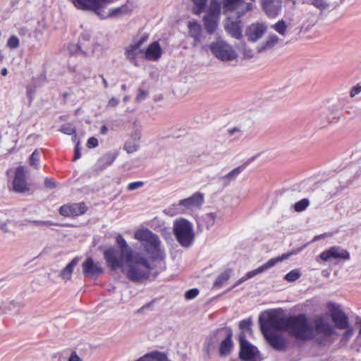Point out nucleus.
<instances>
[{
    "label": "nucleus",
    "instance_id": "f257e3e1",
    "mask_svg": "<svg viewBox=\"0 0 361 361\" xmlns=\"http://www.w3.org/2000/svg\"><path fill=\"white\" fill-rule=\"evenodd\" d=\"M116 243L118 249L110 247L104 252L108 267L112 270L122 268L133 282L147 279L152 269L148 258L142 253L133 251L121 234L116 236Z\"/></svg>",
    "mask_w": 361,
    "mask_h": 361
},
{
    "label": "nucleus",
    "instance_id": "f03ea898",
    "mask_svg": "<svg viewBox=\"0 0 361 361\" xmlns=\"http://www.w3.org/2000/svg\"><path fill=\"white\" fill-rule=\"evenodd\" d=\"M134 238L140 243L141 246L153 260H163L166 254L161 246L159 236L147 228L139 229L134 233Z\"/></svg>",
    "mask_w": 361,
    "mask_h": 361
},
{
    "label": "nucleus",
    "instance_id": "7ed1b4c3",
    "mask_svg": "<svg viewBox=\"0 0 361 361\" xmlns=\"http://www.w3.org/2000/svg\"><path fill=\"white\" fill-rule=\"evenodd\" d=\"M284 330L298 339L306 340L313 334V329L305 314L286 317Z\"/></svg>",
    "mask_w": 361,
    "mask_h": 361
},
{
    "label": "nucleus",
    "instance_id": "20e7f679",
    "mask_svg": "<svg viewBox=\"0 0 361 361\" xmlns=\"http://www.w3.org/2000/svg\"><path fill=\"white\" fill-rule=\"evenodd\" d=\"M74 5L81 10H90L94 11L102 18L108 17H117L128 13L129 9L126 4L122 5L118 8H114L109 10L106 16L101 13V9L106 5L113 3L115 0H72Z\"/></svg>",
    "mask_w": 361,
    "mask_h": 361
},
{
    "label": "nucleus",
    "instance_id": "39448f33",
    "mask_svg": "<svg viewBox=\"0 0 361 361\" xmlns=\"http://www.w3.org/2000/svg\"><path fill=\"white\" fill-rule=\"evenodd\" d=\"M173 233L180 245L185 247L192 245L195 238L192 225L185 219L176 221L173 225Z\"/></svg>",
    "mask_w": 361,
    "mask_h": 361
},
{
    "label": "nucleus",
    "instance_id": "423d86ee",
    "mask_svg": "<svg viewBox=\"0 0 361 361\" xmlns=\"http://www.w3.org/2000/svg\"><path fill=\"white\" fill-rule=\"evenodd\" d=\"M286 317H280L274 311H266L259 317L262 334H268L271 329L284 330Z\"/></svg>",
    "mask_w": 361,
    "mask_h": 361
},
{
    "label": "nucleus",
    "instance_id": "0eeeda50",
    "mask_svg": "<svg viewBox=\"0 0 361 361\" xmlns=\"http://www.w3.org/2000/svg\"><path fill=\"white\" fill-rule=\"evenodd\" d=\"M209 47L212 53L223 61H232L238 56L233 47L222 39L212 42Z\"/></svg>",
    "mask_w": 361,
    "mask_h": 361
},
{
    "label": "nucleus",
    "instance_id": "6e6552de",
    "mask_svg": "<svg viewBox=\"0 0 361 361\" xmlns=\"http://www.w3.org/2000/svg\"><path fill=\"white\" fill-rule=\"evenodd\" d=\"M314 324L315 334L318 336L317 341L320 345L328 341L329 338L336 334L334 326L329 324L326 319L322 317L316 318Z\"/></svg>",
    "mask_w": 361,
    "mask_h": 361
},
{
    "label": "nucleus",
    "instance_id": "1a4fd4ad",
    "mask_svg": "<svg viewBox=\"0 0 361 361\" xmlns=\"http://www.w3.org/2000/svg\"><path fill=\"white\" fill-rule=\"evenodd\" d=\"M290 253H286L283 254L281 256L276 257L274 258L270 259L268 262H267L265 264H262V266L259 267L258 268L248 271L246 275L242 278H240L238 281H237L231 288H229L226 292L230 291L231 289L237 287L242 283H243L245 281H246L248 279H250L253 276H255L257 274H261L269 269L273 267L274 265H276L278 262H282L284 259H286L288 258V257L290 255Z\"/></svg>",
    "mask_w": 361,
    "mask_h": 361
},
{
    "label": "nucleus",
    "instance_id": "9d476101",
    "mask_svg": "<svg viewBox=\"0 0 361 361\" xmlns=\"http://www.w3.org/2000/svg\"><path fill=\"white\" fill-rule=\"evenodd\" d=\"M238 340L240 343V359L243 361H256L259 354L257 348L246 339L244 334H239Z\"/></svg>",
    "mask_w": 361,
    "mask_h": 361
},
{
    "label": "nucleus",
    "instance_id": "9b49d317",
    "mask_svg": "<svg viewBox=\"0 0 361 361\" xmlns=\"http://www.w3.org/2000/svg\"><path fill=\"white\" fill-rule=\"evenodd\" d=\"M319 258L324 262H339L350 259V253L340 246H333L323 251Z\"/></svg>",
    "mask_w": 361,
    "mask_h": 361
},
{
    "label": "nucleus",
    "instance_id": "f8f14e48",
    "mask_svg": "<svg viewBox=\"0 0 361 361\" xmlns=\"http://www.w3.org/2000/svg\"><path fill=\"white\" fill-rule=\"evenodd\" d=\"M330 317L335 326L338 329L348 328L349 319L339 305L331 304L329 307Z\"/></svg>",
    "mask_w": 361,
    "mask_h": 361
},
{
    "label": "nucleus",
    "instance_id": "ddd939ff",
    "mask_svg": "<svg viewBox=\"0 0 361 361\" xmlns=\"http://www.w3.org/2000/svg\"><path fill=\"white\" fill-rule=\"evenodd\" d=\"M13 189L16 192H25L30 189V184L27 181L26 171L23 166H19L16 170Z\"/></svg>",
    "mask_w": 361,
    "mask_h": 361
},
{
    "label": "nucleus",
    "instance_id": "4468645a",
    "mask_svg": "<svg viewBox=\"0 0 361 361\" xmlns=\"http://www.w3.org/2000/svg\"><path fill=\"white\" fill-rule=\"evenodd\" d=\"M83 274L91 278H97L104 272V269L99 262H95L92 258L87 257L82 264Z\"/></svg>",
    "mask_w": 361,
    "mask_h": 361
},
{
    "label": "nucleus",
    "instance_id": "2eb2a0df",
    "mask_svg": "<svg viewBox=\"0 0 361 361\" xmlns=\"http://www.w3.org/2000/svg\"><path fill=\"white\" fill-rule=\"evenodd\" d=\"M87 211V207L84 202L71 203L61 206L59 214L63 216L70 217L83 214Z\"/></svg>",
    "mask_w": 361,
    "mask_h": 361
},
{
    "label": "nucleus",
    "instance_id": "dca6fc26",
    "mask_svg": "<svg viewBox=\"0 0 361 361\" xmlns=\"http://www.w3.org/2000/svg\"><path fill=\"white\" fill-rule=\"evenodd\" d=\"M226 333V338L221 342L219 347V354L221 356H226L231 353L233 348L232 336L233 331L231 328H225L216 331V334Z\"/></svg>",
    "mask_w": 361,
    "mask_h": 361
},
{
    "label": "nucleus",
    "instance_id": "f3484780",
    "mask_svg": "<svg viewBox=\"0 0 361 361\" xmlns=\"http://www.w3.org/2000/svg\"><path fill=\"white\" fill-rule=\"evenodd\" d=\"M260 3L263 11L269 18H275L281 12V0H260Z\"/></svg>",
    "mask_w": 361,
    "mask_h": 361
},
{
    "label": "nucleus",
    "instance_id": "a211bd4d",
    "mask_svg": "<svg viewBox=\"0 0 361 361\" xmlns=\"http://www.w3.org/2000/svg\"><path fill=\"white\" fill-rule=\"evenodd\" d=\"M241 20L240 18L233 20L231 17H228L224 22L225 30L233 37L240 39L243 36L241 30Z\"/></svg>",
    "mask_w": 361,
    "mask_h": 361
},
{
    "label": "nucleus",
    "instance_id": "6ab92c4d",
    "mask_svg": "<svg viewBox=\"0 0 361 361\" xmlns=\"http://www.w3.org/2000/svg\"><path fill=\"white\" fill-rule=\"evenodd\" d=\"M204 202V195L201 192H195L192 196L180 200L178 206L184 207L187 209L193 210L199 208Z\"/></svg>",
    "mask_w": 361,
    "mask_h": 361
},
{
    "label": "nucleus",
    "instance_id": "aec40b11",
    "mask_svg": "<svg viewBox=\"0 0 361 361\" xmlns=\"http://www.w3.org/2000/svg\"><path fill=\"white\" fill-rule=\"evenodd\" d=\"M267 31V26L262 23L250 25L246 30L249 41L255 42L260 39Z\"/></svg>",
    "mask_w": 361,
    "mask_h": 361
},
{
    "label": "nucleus",
    "instance_id": "412c9836",
    "mask_svg": "<svg viewBox=\"0 0 361 361\" xmlns=\"http://www.w3.org/2000/svg\"><path fill=\"white\" fill-rule=\"evenodd\" d=\"M264 338L269 344L275 350H283L286 348V341L284 338L279 334H264Z\"/></svg>",
    "mask_w": 361,
    "mask_h": 361
},
{
    "label": "nucleus",
    "instance_id": "4be33fe9",
    "mask_svg": "<svg viewBox=\"0 0 361 361\" xmlns=\"http://www.w3.org/2000/svg\"><path fill=\"white\" fill-rule=\"evenodd\" d=\"M117 152H109L102 156L95 164V170L103 171L112 164L118 157Z\"/></svg>",
    "mask_w": 361,
    "mask_h": 361
},
{
    "label": "nucleus",
    "instance_id": "5701e85b",
    "mask_svg": "<svg viewBox=\"0 0 361 361\" xmlns=\"http://www.w3.org/2000/svg\"><path fill=\"white\" fill-rule=\"evenodd\" d=\"M141 138V132L139 130H135L130 137L126 142L123 149L127 153H133L139 149V142Z\"/></svg>",
    "mask_w": 361,
    "mask_h": 361
},
{
    "label": "nucleus",
    "instance_id": "b1692460",
    "mask_svg": "<svg viewBox=\"0 0 361 361\" xmlns=\"http://www.w3.org/2000/svg\"><path fill=\"white\" fill-rule=\"evenodd\" d=\"M162 54V49L158 42L150 44L144 53V57L149 61L158 60Z\"/></svg>",
    "mask_w": 361,
    "mask_h": 361
},
{
    "label": "nucleus",
    "instance_id": "393cba45",
    "mask_svg": "<svg viewBox=\"0 0 361 361\" xmlns=\"http://www.w3.org/2000/svg\"><path fill=\"white\" fill-rule=\"evenodd\" d=\"M189 35L193 38V46L196 47L201 41L202 27L200 23L196 21H189L188 23Z\"/></svg>",
    "mask_w": 361,
    "mask_h": 361
},
{
    "label": "nucleus",
    "instance_id": "a878e982",
    "mask_svg": "<svg viewBox=\"0 0 361 361\" xmlns=\"http://www.w3.org/2000/svg\"><path fill=\"white\" fill-rule=\"evenodd\" d=\"M219 18L214 14H207L203 18L204 28L209 34H213L218 25Z\"/></svg>",
    "mask_w": 361,
    "mask_h": 361
},
{
    "label": "nucleus",
    "instance_id": "bb28decb",
    "mask_svg": "<svg viewBox=\"0 0 361 361\" xmlns=\"http://www.w3.org/2000/svg\"><path fill=\"white\" fill-rule=\"evenodd\" d=\"M142 42H135L126 48V55L130 61H134L140 54H143L141 49Z\"/></svg>",
    "mask_w": 361,
    "mask_h": 361
},
{
    "label": "nucleus",
    "instance_id": "cd10ccee",
    "mask_svg": "<svg viewBox=\"0 0 361 361\" xmlns=\"http://www.w3.org/2000/svg\"><path fill=\"white\" fill-rule=\"evenodd\" d=\"M135 361H169V360L164 353L154 350L145 354Z\"/></svg>",
    "mask_w": 361,
    "mask_h": 361
},
{
    "label": "nucleus",
    "instance_id": "c85d7f7f",
    "mask_svg": "<svg viewBox=\"0 0 361 361\" xmlns=\"http://www.w3.org/2000/svg\"><path fill=\"white\" fill-rule=\"evenodd\" d=\"M79 261L78 257L73 258L61 271L60 276L65 281L71 278L73 269Z\"/></svg>",
    "mask_w": 361,
    "mask_h": 361
},
{
    "label": "nucleus",
    "instance_id": "c756f323",
    "mask_svg": "<svg viewBox=\"0 0 361 361\" xmlns=\"http://www.w3.org/2000/svg\"><path fill=\"white\" fill-rule=\"evenodd\" d=\"M232 274V270L231 269H228L219 274L213 283L214 288H221L231 278Z\"/></svg>",
    "mask_w": 361,
    "mask_h": 361
},
{
    "label": "nucleus",
    "instance_id": "7c9ffc66",
    "mask_svg": "<svg viewBox=\"0 0 361 361\" xmlns=\"http://www.w3.org/2000/svg\"><path fill=\"white\" fill-rule=\"evenodd\" d=\"M279 40V39L276 35H270L264 43L257 47L258 52H263L271 49L278 43Z\"/></svg>",
    "mask_w": 361,
    "mask_h": 361
},
{
    "label": "nucleus",
    "instance_id": "2f4dec72",
    "mask_svg": "<svg viewBox=\"0 0 361 361\" xmlns=\"http://www.w3.org/2000/svg\"><path fill=\"white\" fill-rule=\"evenodd\" d=\"M68 51L71 54H78L79 52L82 55H87V54L91 51H94V49L92 47H85L84 48L80 43L79 44H71L68 47Z\"/></svg>",
    "mask_w": 361,
    "mask_h": 361
},
{
    "label": "nucleus",
    "instance_id": "473e14b6",
    "mask_svg": "<svg viewBox=\"0 0 361 361\" xmlns=\"http://www.w3.org/2000/svg\"><path fill=\"white\" fill-rule=\"evenodd\" d=\"M239 6L236 7L234 11H236L237 18H240L248 11H250L253 9L252 3H247L243 0L240 2Z\"/></svg>",
    "mask_w": 361,
    "mask_h": 361
},
{
    "label": "nucleus",
    "instance_id": "72a5a7b5",
    "mask_svg": "<svg viewBox=\"0 0 361 361\" xmlns=\"http://www.w3.org/2000/svg\"><path fill=\"white\" fill-rule=\"evenodd\" d=\"M245 167V165H241L233 169L231 171L224 176L221 179L225 181L226 185L228 184L230 181L235 179V178L244 170Z\"/></svg>",
    "mask_w": 361,
    "mask_h": 361
},
{
    "label": "nucleus",
    "instance_id": "f704fd0d",
    "mask_svg": "<svg viewBox=\"0 0 361 361\" xmlns=\"http://www.w3.org/2000/svg\"><path fill=\"white\" fill-rule=\"evenodd\" d=\"M215 336V334L210 336L206 339L204 343V351L207 355H209L210 352L215 348V345L217 342V339Z\"/></svg>",
    "mask_w": 361,
    "mask_h": 361
},
{
    "label": "nucleus",
    "instance_id": "c9c22d12",
    "mask_svg": "<svg viewBox=\"0 0 361 361\" xmlns=\"http://www.w3.org/2000/svg\"><path fill=\"white\" fill-rule=\"evenodd\" d=\"M243 0H223L224 12L233 11Z\"/></svg>",
    "mask_w": 361,
    "mask_h": 361
},
{
    "label": "nucleus",
    "instance_id": "e433bc0d",
    "mask_svg": "<svg viewBox=\"0 0 361 361\" xmlns=\"http://www.w3.org/2000/svg\"><path fill=\"white\" fill-rule=\"evenodd\" d=\"M59 131L66 134L73 135L72 140L73 141L75 140L77 135H76V129L75 128L71 123H66L61 126L59 128Z\"/></svg>",
    "mask_w": 361,
    "mask_h": 361
},
{
    "label": "nucleus",
    "instance_id": "4c0bfd02",
    "mask_svg": "<svg viewBox=\"0 0 361 361\" xmlns=\"http://www.w3.org/2000/svg\"><path fill=\"white\" fill-rule=\"evenodd\" d=\"M251 325L252 319L250 318L242 320L239 324V328L241 331L240 334H244L245 335V333H251Z\"/></svg>",
    "mask_w": 361,
    "mask_h": 361
},
{
    "label": "nucleus",
    "instance_id": "58836bf2",
    "mask_svg": "<svg viewBox=\"0 0 361 361\" xmlns=\"http://www.w3.org/2000/svg\"><path fill=\"white\" fill-rule=\"evenodd\" d=\"M272 27L279 34L281 35H286L287 32V25L283 20H279L276 23H275Z\"/></svg>",
    "mask_w": 361,
    "mask_h": 361
},
{
    "label": "nucleus",
    "instance_id": "ea45409f",
    "mask_svg": "<svg viewBox=\"0 0 361 361\" xmlns=\"http://www.w3.org/2000/svg\"><path fill=\"white\" fill-rule=\"evenodd\" d=\"M194 4L195 7L193 8V13L195 14L199 15L202 11L204 9L207 0H191Z\"/></svg>",
    "mask_w": 361,
    "mask_h": 361
},
{
    "label": "nucleus",
    "instance_id": "a19ab883",
    "mask_svg": "<svg viewBox=\"0 0 361 361\" xmlns=\"http://www.w3.org/2000/svg\"><path fill=\"white\" fill-rule=\"evenodd\" d=\"M29 164L35 169H38L39 166V153L35 150L30 157Z\"/></svg>",
    "mask_w": 361,
    "mask_h": 361
},
{
    "label": "nucleus",
    "instance_id": "79ce46f5",
    "mask_svg": "<svg viewBox=\"0 0 361 361\" xmlns=\"http://www.w3.org/2000/svg\"><path fill=\"white\" fill-rule=\"evenodd\" d=\"M310 201L304 198L298 202H297L294 205V209L296 212H300L304 211L309 205Z\"/></svg>",
    "mask_w": 361,
    "mask_h": 361
},
{
    "label": "nucleus",
    "instance_id": "37998d69",
    "mask_svg": "<svg viewBox=\"0 0 361 361\" xmlns=\"http://www.w3.org/2000/svg\"><path fill=\"white\" fill-rule=\"evenodd\" d=\"M312 5L319 10H324L329 7L328 3L326 0H307Z\"/></svg>",
    "mask_w": 361,
    "mask_h": 361
},
{
    "label": "nucleus",
    "instance_id": "c03bdc74",
    "mask_svg": "<svg viewBox=\"0 0 361 361\" xmlns=\"http://www.w3.org/2000/svg\"><path fill=\"white\" fill-rule=\"evenodd\" d=\"M300 276V273L299 271V270L298 269H293L292 271H290L289 273H288L284 279L288 281H290V282H293V281H295L296 280H298Z\"/></svg>",
    "mask_w": 361,
    "mask_h": 361
},
{
    "label": "nucleus",
    "instance_id": "a18cd8bd",
    "mask_svg": "<svg viewBox=\"0 0 361 361\" xmlns=\"http://www.w3.org/2000/svg\"><path fill=\"white\" fill-rule=\"evenodd\" d=\"M345 329H346V331L343 334L341 341L348 342L353 335L354 330L353 328L350 326V324H348V328H345Z\"/></svg>",
    "mask_w": 361,
    "mask_h": 361
},
{
    "label": "nucleus",
    "instance_id": "49530a36",
    "mask_svg": "<svg viewBox=\"0 0 361 361\" xmlns=\"http://www.w3.org/2000/svg\"><path fill=\"white\" fill-rule=\"evenodd\" d=\"M220 13V5L217 1H214L211 4L209 12L207 14H214L216 18H219Z\"/></svg>",
    "mask_w": 361,
    "mask_h": 361
},
{
    "label": "nucleus",
    "instance_id": "de8ad7c7",
    "mask_svg": "<svg viewBox=\"0 0 361 361\" xmlns=\"http://www.w3.org/2000/svg\"><path fill=\"white\" fill-rule=\"evenodd\" d=\"M7 46L10 49H16L19 46V39L16 35L11 36L7 41Z\"/></svg>",
    "mask_w": 361,
    "mask_h": 361
},
{
    "label": "nucleus",
    "instance_id": "09e8293b",
    "mask_svg": "<svg viewBox=\"0 0 361 361\" xmlns=\"http://www.w3.org/2000/svg\"><path fill=\"white\" fill-rule=\"evenodd\" d=\"M199 290L197 288H192L188 290L185 293V297L187 300H192L197 296Z\"/></svg>",
    "mask_w": 361,
    "mask_h": 361
},
{
    "label": "nucleus",
    "instance_id": "8fccbe9b",
    "mask_svg": "<svg viewBox=\"0 0 361 361\" xmlns=\"http://www.w3.org/2000/svg\"><path fill=\"white\" fill-rule=\"evenodd\" d=\"M90 35L88 33H83L79 41V43L85 48V47H92L90 44V43H87L90 40Z\"/></svg>",
    "mask_w": 361,
    "mask_h": 361
},
{
    "label": "nucleus",
    "instance_id": "3c124183",
    "mask_svg": "<svg viewBox=\"0 0 361 361\" xmlns=\"http://www.w3.org/2000/svg\"><path fill=\"white\" fill-rule=\"evenodd\" d=\"M148 97V91L140 88L136 96V101L140 102L145 100Z\"/></svg>",
    "mask_w": 361,
    "mask_h": 361
},
{
    "label": "nucleus",
    "instance_id": "603ef678",
    "mask_svg": "<svg viewBox=\"0 0 361 361\" xmlns=\"http://www.w3.org/2000/svg\"><path fill=\"white\" fill-rule=\"evenodd\" d=\"M143 185L144 182L142 181L133 182L128 185L127 189L128 190L133 191L142 187Z\"/></svg>",
    "mask_w": 361,
    "mask_h": 361
},
{
    "label": "nucleus",
    "instance_id": "864d4df0",
    "mask_svg": "<svg viewBox=\"0 0 361 361\" xmlns=\"http://www.w3.org/2000/svg\"><path fill=\"white\" fill-rule=\"evenodd\" d=\"M361 92V85L357 84L355 86L353 87L350 91V97H354L356 95L359 94Z\"/></svg>",
    "mask_w": 361,
    "mask_h": 361
},
{
    "label": "nucleus",
    "instance_id": "5fc2aeb1",
    "mask_svg": "<svg viewBox=\"0 0 361 361\" xmlns=\"http://www.w3.org/2000/svg\"><path fill=\"white\" fill-rule=\"evenodd\" d=\"M98 145V140L97 138L92 137L88 139L87 142V147L88 148H94Z\"/></svg>",
    "mask_w": 361,
    "mask_h": 361
},
{
    "label": "nucleus",
    "instance_id": "6e6d98bb",
    "mask_svg": "<svg viewBox=\"0 0 361 361\" xmlns=\"http://www.w3.org/2000/svg\"><path fill=\"white\" fill-rule=\"evenodd\" d=\"M79 144H80V142L78 141L76 143V145L75 147V154H74V157H73V160L74 161H76L77 159H80V157H81V153H80V151Z\"/></svg>",
    "mask_w": 361,
    "mask_h": 361
},
{
    "label": "nucleus",
    "instance_id": "4d7b16f0",
    "mask_svg": "<svg viewBox=\"0 0 361 361\" xmlns=\"http://www.w3.org/2000/svg\"><path fill=\"white\" fill-rule=\"evenodd\" d=\"M44 185L49 188H53L56 186V183L52 178H46L44 180Z\"/></svg>",
    "mask_w": 361,
    "mask_h": 361
},
{
    "label": "nucleus",
    "instance_id": "13d9d810",
    "mask_svg": "<svg viewBox=\"0 0 361 361\" xmlns=\"http://www.w3.org/2000/svg\"><path fill=\"white\" fill-rule=\"evenodd\" d=\"M118 103L119 99L113 97L109 99L107 106L111 107H115L118 104Z\"/></svg>",
    "mask_w": 361,
    "mask_h": 361
},
{
    "label": "nucleus",
    "instance_id": "bf43d9fd",
    "mask_svg": "<svg viewBox=\"0 0 361 361\" xmlns=\"http://www.w3.org/2000/svg\"><path fill=\"white\" fill-rule=\"evenodd\" d=\"M68 361H81V359L77 355L75 352H73Z\"/></svg>",
    "mask_w": 361,
    "mask_h": 361
},
{
    "label": "nucleus",
    "instance_id": "052dcab7",
    "mask_svg": "<svg viewBox=\"0 0 361 361\" xmlns=\"http://www.w3.org/2000/svg\"><path fill=\"white\" fill-rule=\"evenodd\" d=\"M215 217L216 214L214 213H209L206 215V219L211 221L212 224H213Z\"/></svg>",
    "mask_w": 361,
    "mask_h": 361
},
{
    "label": "nucleus",
    "instance_id": "680f3d73",
    "mask_svg": "<svg viewBox=\"0 0 361 361\" xmlns=\"http://www.w3.org/2000/svg\"><path fill=\"white\" fill-rule=\"evenodd\" d=\"M99 77L102 79L104 87L107 88L109 87V83H108L106 79L104 77L103 75H100Z\"/></svg>",
    "mask_w": 361,
    "mask_h": 361
},
{
    "label": "nucleus",
    "instance_id": "e2e57ef3",
    "mask_svg": "<svg viewBox=\"0 0 361 361\" xmlns=\"http://www.w3.org/2000/svg\"><path fill=\"white\" fill-rule=\"evenodd\" d=\"M356 324L360 326L359 333H358V338H361V319H357Z\"/></svg>",
    "mask_w": 361,
    "mask_h": 361
},
{
    "label": "nucleus",
    "instance_id": "0e129e2a",
    "mask_svg": "<svg viewBox=\"0 0 361 361\" xmlns=\"http://www.w3.org/2000/svg\"><path fill=\"white\" fill-rule=\"evenodd\" d=\"M108 132V128L106 126H102L100 130V133L103 135L106 134Z\"/></svg>",
    "mask_w": 361,
    "mask_h": 361
},
{
    "label": "nucleus",
    "instance_id": "69168bd1",
    "mask_svg": "<svg viewBox=\"0 0 361 361\" xmlns=\"http://www.w3.org/2000/svg\"><path fill=\"white\" fill-rule=\"evenodd\" d=\"M53 225H55V224H54L53 222H51L50 221H42V226H53Z\"/></svg>",
    "mask_w": 361,
    "mask_h": 361
},
{
    "label": "nucleus",
    "instance_id": "338daca9",
    "mask_svg": "<svg viewBox=\"0 0 361 361\" xmlns=\"http://www.w3.org/2000/svg\"><path fill=\"white\" fill-rule=\"evenodd\" d=\"M1 74L4 76H6L8 74V71L6 68H4L1 71Z\"/></svg>",
    "mask_w": 361,
    "mask_h": 361
},
{
    "label": "nucleus",
    "instance_id": "774afa93",
    "mask_svg": "<svg viewBox=\"0 0 361 361\" xmlns=\"http://www.w3.org/2000/svg\"><path fill=\"white\" fill-rule=\"evenodd\" d=\"M147 36H142L137 42H142V44L147 40Z\"/></svg>",
    "mask_w": 361,
    "mask_h": 361
}]
</instances>
